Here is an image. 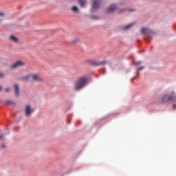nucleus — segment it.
<instances>
[{"instance_id": "1", "label": "nucleus", "mask_w": 176, "mask_h": 176, "mask_svg": "<svg viewBox=\"0 0 176 176\" xmlns=\"http://www.w3.org/2000/svg\"><path fill=\"white\" fill-rule=\"evenodd\" d=\"M34 112H35V109H34V107L31 104H28L25 106L24 113L26 118H31Z\"/></svg>"}, {"instance_id": "2", "label": "nucleus", "mask_w": 176, "mask_h": 176, "mask_svg": "<svg viewBox=\"0 0 176 176\" xmlns=\"http://www.w3.org/2000/svg\"><path fill=\"white\" fill-rule=\"evenodd\" d=\"M32 78V80H34L35 82H38V83H43L44 80L42 77L39 76L38 74H29L28 76L25 77V79L26 80H28Z\"/></svg>"}, {"instance_id": "3", "label": "nucleus", "mask_w": 176, "mask_h": 176, "mask_svg": "<svg viewBox=\"0 0 176 176\" xmlns=\"http://www.w3.org/2000/svg\"><path fill=\"white\" fill-rule=\"evenodd\" d=\"M175 94L174 92H172L170 94L164 95L162 97V102H170V101L175 100Z\"/></svg>"}, {"instance_id": "4", "label": "nucleus", "mask_w": 176, "mask_h": 176, "mask_svg": "<svg viewBox=\"0 0 176 176\" xmlns=\"http://www.w3.org/2000/svg\"><path fill=\"white\" fill-rule=\"evenodd\" d=\"M85 86H86V80L82 79L74 84V90L78 91L82 89V87H85Z\"/></svg>"}, {"instance_id": "5", "label": "nucleus", "mask_w": 176, "mask_h": 176, "mask_svg": "<svg viewBox=\"0 0 176 176\" xmlns=\"http://www.w3.org/2000/svg\"><path fill=\"white\" fill-rule=\"evenodd\" d=\"M25 63L21 60L16 61L12 65L10 66V69H16V68H19V67H24Z\"/></svg>"}, {"instance_id": "6", "label": "nucleus", "mask_w": 176, "mask_h": 176, "mask_svg": "<svg viewBox=\"0 0 176 176\" xmlns=\"http://www.w3.org/2000/svg\"><path fill=\"white\" fill-rule=\"evenodd\" d=\"M14 90L15 92L16 97H19V96H20V88L19 87V85L17 84L14 85Z\"/></svg>"}, {"instance_id": "7", "label": "nucleus", "mask_w": 176, "mask_h": 176, "mask_svg": "<svg viewBox=\"0 0 176 176\" xmlns=\"http://www.w3.org/2000/svg\"><path fill=\"white\" fill-rule=\"evenodd\" d=\"M9 39L11 42H14V43H19V38L14 35L10 36Z\"/></svg>"}, {"instance_id": "8", "label": "nucleus", "mask_w": 176, "mask_h": 176, "mask_svg": "<svg viewBox=\"0 0 176 176\" xmlns=\"http://www.w3.org/2000/svg\"><path fill=\"white\" fill-rule=\"evenodd\" d=\"M94 2L93 8L94 9H97L100 7V1L99 0H92Z\"/></svg>"}, {"instance_id": "9", "label": "nucleus", "mask_w": 176, "mask_h": 176, "mask_svg": "<svg viewBox=\"0 0 176 176\" xmlns=\"http://www.w3.org/2000/svg\"><path fill=\"white\" fill-rule=\"evenodd\" d=\"M116 4H112L107 8V12H113L114 10H116Z\"/></svg>"}, {"instance_id": "10", "label": "nucleus", "mask_w": 176, "mask_h": 176, "mask_svg": "<svg viewBox=\"0 0 176 176\" xmlns=\"http://www.w3.org/2000/svg\"><path fill=\"white\" fill-rule=\"evenodd\" d=\"M5 16H6V14L3 12L0 11V24H2L3 23V20H5Z\"/></svg>"}, {"instance_id": "11", "label": "nucleus", "mask_w": 176, "mask_h": 176, "mask_svg": "<svg viewBox=\"0 0 176 176\" xmlns=\"http://www.w3.org/2000/svg\"><path fill=\"white\" fill-rule=\"evenodd\" d=\"M71 10L73 13H79V8L77 6H73L71 8Z\"/></svg>"}, {"instance_id": "12", "label": "nucleus", "mask_w": 176, "mask_h": 176, "mask_svg": "<svg viewBox=\"0 0 176 176\" xmlns=\"http://www.w3.org/2000/svg\"><path fill=\"white\" fill-rule=\"evenodd\" d=\"M79 3L81 8H85V6H86V3H87V1L86 0H79Z\"/></svg>"}, {"instance_id": "13", "label": "nucleus", "mask_w": 176, "mask_h": 176, "mask_svg": "<svg viewBox=\"0 0 176 176\" xmlns=\"http://www.w3.org/2000/svg\"><path fill=\"white\" fill-rule=\"evenodd\" d=\"M141 31L142 34H148L149 32V29H148V28H142Z\"/></svg>"}, {"instance_id": "14", "label": "nucleus", "mask_w": 176, "mask_h": 176, "mask_svg": "<svg viewBox=\"0 0 176 176\" xmlns=\"http://www.w3.org/2000/svg\"><path fill=\"white\" fill-rule=\"evenodd\" d=\"M131 27H133V24H132V23L126 25V26L124 27V29H125V30H129V28H131Z\"/></svg>"}, {"instance_id": "15", "label": "nucleus", "mask_w": 176, "mask_h": 176, "mask_svg": "<svg viewBox=\"0 0 176 176\" xmlns=\"http://www.w3.org/2000/svg\"><path fill=\"white\" fill-rule=\"evenodd\" d=\"M10 87H7V88H6L5 89H4V91L6 92V93H10Z\"/></svg>"}, {"instance_id": "16", "label": "nucleus", "mask_w": 176, "mask_h": 176, "mask_svg": "<svg viewBox=\"0 0 176 176\" xmlns=\"http://www.w3.org/2000/svg\"><path fill=\"white\" fill-rule=\"evenodd\" d=\"M6 105H10V104H12V102L11 100H8L6 102Z\"/></svg>"}, {"instance_id": "17", "label": "nucleus", "mask_w": 176, "mask_h": 176, "mask_svg": "<svg viewBox=\"0 0 176 176\" xmlns=\"http://www.w3.org/2000/svg\"><path fill=\"white\" fill-rule=\"evenodd\" d=\"M3 78H5V74L0 73V79H3Z\"/></svg>"}, {"instance_id": "18", "label": "nucleus", "mask_w": 176, "mask_h": 176, "mask_svg": "<svg viewBox=\"0 0 176 176\" xmlns=\"http://www.w3.org/2000/svg\"><path fill=\"white\" fill-rule=\"evenodd\" d=\"M144 68H145L144 67H139L138 69V72H139V71H141L142 69H144Z\"/></svg>"}, {"instance_id": "19", "label": "nucleus", "mask_w": 176, "mask_h": 176, "mask_svg": "<svg viewBox=\"0 0 176 176\" xmlns=\"http://www.w3.org/2000/svg\"><path fill=\"white\" fill-rule=\"evenodd\" d=\"M3 138V135H0V140H2Z\"/></svg>"}, {"instance_id": "20", "label": "nucleus", "mask_w": 176, "mask_h": 176, "mask_svg": "<svg viewBox=\"0 0 176 176\" xmlns=\"http://www.w3.org/2000/svg\"><path fill=\"white\" fill-rule=\"evenodd\" d=\"M2 91V86L0 85V93Z\"/></svg>"}, {"instance_id": "21", "label": "nucleus", "mask_w": 176, "mask_h": 176, "mask_svg": "<svg viewBox=\"0 0 176 176\" xmlns=\"http://www.w3.org/2000/svg\"><path fill=\"white\" fill-rule=\"evenodd\" d=\"M78 41H79V40H78V39H76L74 41V42H78Z\"/></svg>"}, {"instance_id": "22", "label": "nucleus", "mask_w": 176, "mask_h": 176, "mask_svg": "<svg viewBox=\"0 0 176 176\" xmlns=\"http://www.w3.org/2000/svg\"><path fill=\"white\" fill-rule=\"evenodd\" d=\"M173 108H176V105H173Z\"/></svg>"}]
</instances>
